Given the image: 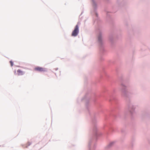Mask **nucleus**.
<instances>
[{"label": "nucleus", "instance_id": "obj_1", "mask_svg": "<svg viewBox=\"0 0 150 150\" xmlns=\"http://www.w3.org/2000/svg\"><path fill=\"white\" fill-rule=\"evenodd\" d=\"M79 33V27L78 25H77L75 27L74 30L72 31L71 36H72L76 37L78 34Z\"/></svg>", "mask_w": 150, "mask_h": 150}, {"label": "nucleus", "instance_id": "obj_2", "mask_svg": "<svg viewBox=\"0 0 150 150\" xmlns=\"http://www.w3.org/2000/svg\"><path fill=\"white\" fill-rule=\"evenodd\" d=\"M34 69L35 71L40 72L45 71V69L39 67H35Z\"/></svg>", "mask_w": 150, "mask_h": 150}, {"label": "nucleus", "instance_id": "obj_3", "mask_svg": "<svg viewBox=\"0 0 150 150\" xmlns=\"http://www.w3.org/2000/svg\"><path fill=\"white\" fill-rule=\"evenodd\" d=\"M17 73L18 76L23 75L25 73L24 72L20 69H18L17 70Z\"/></svg>", "mask_w": 150, "mask_h": 150}, {"label": "nucleus", "instance_id": "obj_4", "mask_svg": "<svg viewBox=\"0 0 150 150\" xmlns=\"http://www.w3.org/2000/svg\"><path fill=\"white\" fill-rule=\"evenodd\" d=\"M10 63L11 64V67H12L13 66V62H12V61H10Z\"/></svg>", "mask_w": 150, "mask_h": 150}, {"label": "nucleus", "instance_id": "obj_5", "mask_svg": "<svg viewBox=\"0 0 150 150\" xmlns=\"http://www.w3.org/2000/svg\"><path fill=\"white\" fill-rule=\"evenodd\" d=\"M101 36H99L98 37V40L99 41H100L101 40Z\"/></svg>", "mask_w": 150, "mask_h": 150}, {"label": "nucleus", "instance_id": "obj_6", "mask_svg": "<svg viewBox=\"0 0 150 150\" xmlns=\"http://www.w3.org/2000/svg\"><path fill=\"white\" fill-rule=\"evenodd\" d=\"M30 144H29V145H30Z\"/></svg>", "mask_w": 150, "mask_h": 150}]
</instances>
